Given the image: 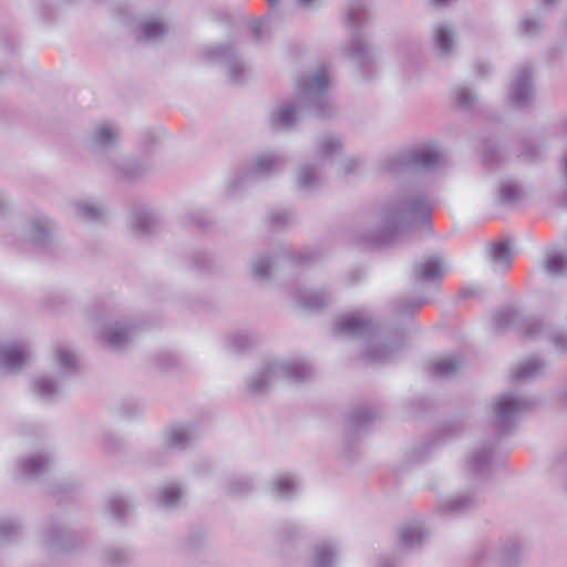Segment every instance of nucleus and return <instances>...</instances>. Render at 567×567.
<instances>
[{
  "label": "nucleus",
  "mask_w": 567,
  "mask_h": 567,
  "mask_svg": "<svg viewBox=\"0 0 567 567\" xmlns=\"http://www.w3.org/2000/svg\"><path fill=\"white\" fill-rule=\"evenodd\" d=\"M16 45L17 41L12 34H3L0 37V51L4 56L7 54H13Z\"/></svg>",
  "instance_id": "obj_64"
},
{
  "label": "nucleus",
  "mask_w": 567,
  "mask_h": 567,
  "mask_svg": "<svg viewBox=\"0 0 567 567\" xmlns=\"http://www.w3.org/2000/svg\"><path fill=\"white\" fill-rule=\"evenodd\" d=\"M254 481L245 475H233L225 481V492L231 496H243L254 489Z\"/></svg>",
  "instance_id": "obj_44"
},
{
  "label": "nucleus",
  "mask_w": 567,
  "mask_h": 567,
  "mask_svg": "<svg viewBox=\"0 0 567 567\" xmlns=\"http://www.w3.org/2000/svg\"><path fill=\"white\" fill-rule=\"evenodd\" d=\"M340 547L333 539H320L312 544L306 567H338Z\"/></svg>",
  "instance_id": "obj_19"
},
{
  "label": "nucleus",
  "mask_w": 567,
  "mask_h": 567,
  "mask_svg": "<svg viewBox=\"0 0 567 567\" xmlns=\"http://www.w3.org/2000/svg\"><path fill=\"white\" fill-rule=\"evenodd\" d=\"M368 8L367 0H351L346 16V23L350 32L347 55L365 81L372 80L378 74L377 50L370 43L369 34L363 31L368 22Z\"/></svg>",
  "instance_id": "obj_5"
},
{
  "label": "nucleus",
  "mask_w": 567,
  "mask_h": 567,
  "mask_svg": "<svg viewBox=\"0 0 567 567\" xmlns=\"http://www.w3.org/2000/svg\"><path fill=\"white\" fill-rule=\"evenodd\" d=\"M334 333L351 339H364L367 348L362 358L369 363H385L392 360L403 348V331L398 330L392 339L374 344L375 339L382 334V329L371 318H360L358 312L343 316L334 326Z\"/></svg>",
  "instance_id": "obj_4"
},
{
  "label": "nucleus",
  "mask_w": 567,
  "mask_h": 567,
  "mask_svg": "<svg viewBox=\"0 0 567 567\" xmlns=\"http://www.w3.org/2000/svg\"><path fill=\"white\" fill-rule=\"evenodd\" d=\"M465 429V415L457 414L447 417L441 424L439 435L441 439L451 440L458 437Z\"/></svg>",
  "instance_id": "obj_46"
},
{
  "label": "nucleus",
  "mask_w": 567,
  "mask_h": 567,
  "mask_svg": "<svg viewBox=\"0 0 567 567\" xmlns=\"http://www.w3.org/2000/svg\"><path fill=\"white\" fill-rule=\"evenodd\" d=\"M101 559L104 567H127L132 551L127 547L107 545L102 549Z\"/></svg>",
  "instance_id": "obj_34"
},
{
  "label": "nucleus",
  "mask_w": 567,
  "mask_h": 567,
  "mask_svg": "<svg viewBox=\"0 0 567 567\" xmlns=\"http://www.w3.org/2000/svg\"><path fill=\"white\" fill-rule=\"evenodd\" d=\"M452 97L456 105L465 111L473 110L478 100L476 92L465 84L456 85L452 90Z\"/></svg>",
  "instance_id": "obj_45"
},
{
  "label": "nucleus",
  "mask_w": 567,
  "mask_h": 567,
  "mask_svg": "<svg viewBox=\"0 0 567 567\" xmlns=\"http://www.w3.org/2000/svg\"><path fill=\"white\" fill-rule=\"evenodd\" d=\"M182 223L187 227H197L199 229H206L212 225L210 219L207 217L205 212L200 209H189L185 213Z\"/></svg>",
  "instance_id": "obj_54"
},
{
  "label": "nucleus",
  "mask_w": 567,
  "mask_h": 567,
  "mask_svg": "<svg viewBox=\"0 0 567 567\" xmlns=\"http://www.w3.org/2000/svg\"><path fill=\"white\" fill-rule=\"evenodd\" d=\"M544 147L542 144L535 143L529 138H523L519 142L517 158L525 163H537L543 158Z\"/></svg>",
  "instance_id": "obj_48"
},
{
  "label": "nucleus",
  "mask_w": 567,
  "mask_h": 567,
  "mask_svg": "<svg viewBox=\"0 0 567 567\" xmlns=\"http://www.w3.org/2000/svg\"><path fill=\"white\" fill-rule=\"evenodd\" d=\"M507 154L497 144H488L484 146L483 158L486 164L496 165L506 159Z\"/></svg>",
  "instance_id": "obj_58"
},
{
  "label": "nucleus",
  "mask_w": 567,
  "mask_h": 567,
  "mask_svg": "<svg viewBox=\"0 0 567 567\" xmlns=\"http://www.w3.org/2000/svg\"><path fill=\"white\" fill-rule=\"evenodd\" d=\"M377 172L379 175H390L395 177L405 172H411L405 150L402 148L382 157L378 162Z\"/></svg>",
  "instance_id": "obj_28"
},
{
  "label": "nucleus",
  "mask_w": 567,
  "mask_h": 567,
  "mask_svg": "<svg viewBox=\"0 0 567 567\" xmlns=\"http://www.w3.org/2000/svg\"><path fill=\"white\" fill-rule=\"evenodd\" d=\"M545 268L551 275L563 276L567 271V257L559 252H550L547 255Z\"/></svg>",
  "instance_id": "obj_55"
},
{
  "label": "nucleus",
  "mask_w": 567,
  "mask_h": 567,
  "mask_svg": "<svg viewBox=\"0 0 567 567\" xmlns=\"http://www.w3.org/2000/svg\"><path fill=\"white\" fill-rule=\"evenodd\" d=\"M291 297L295 303L310 312L326 308L333 300L328 290H309L302 287L295 288Z\"/></svg>",
  "instance_id": "obj_23"
},
{
  "label": "nucleus",
  "mask_w": 567,
  "mask_h": 567,
  "mask_svg": "<svg viewBox=\"0 0 567 567\" xmlns=\"http://www.w3.org/2000/svg\"><path fill=\"white\" fill-rule=\"evenodd\" d=\"M272 491L279 499H292L298 492L296 477L290 473L279 475L272 482Z\"/></svg>",
  "instance_id": "obj_40"
},
{
  "label": "nucleus",
  "mask_w": 567,
  "mask_h": 567,
  "mask_svg": "<svg viewBox=\"0 0 567 567\" xmlns=\"http://www.w3.org/2000/svg\"><path fill=\"white\" fill-rule=\"evenodd\" d=\"M118 181L135 183L144 178L151 171L150 165L132 155L115 154L102 166Z\"/></svg>",
  "instance_id": "obj_11"
},
{
  "label": "nucleus",
  "mask_w": 567,
  "mask_h": 567,
  "mask_svg": "<svg viewBox=\"0 0 567 567\" xmlns=\"http://www.w3.org/2000/svg\"><path fill=\"white\" fill-rule=\"evenodd\" d=\"M55 362L59 375L63 379L75 375L79 371V361L73 351L68 348L60 347L55 350Z\"/></svg>",
  "instance_id": "obj_37"
},
{
  "label": "nucleus",
  "mask_w": 567,
  "mask_h": 567,
  "mask_svg": "<svg viewBox=\"0 0 567 567\" xmlns=\"http://www.w3.org/2000/svg\"><path fill=\"white\" fill-rule=\"evenodd\" d=\"M532 405L530 400L503 393L494 402L492 423L496 433L480 441L468 453L466 467L478 480L486 482L492 476V458L504 435L511 434L517 425L520 414Z\"/></svg>",
  "instance_id": "obj_3"
},
{
  "label": "nucleus",
  "mask_w": 567,
  "mask_h": 567,
  "mask_svg": "<svg viewBox=\"0 0 567 567\" xmlns=\"http://www.w3.org/2000/svg\"><path fill=\"white\" fill-rule=\"evenodd\" d=\"M32 392L42 401L50 402L61 393L58 381L48 375H41L32 381Z\"/></svg>",
  "instance_id": "obj_38"
},
{
  "label": "nucleus",
  "mask_w": 567,
  "mask_h": 567,
  "mask_svg": "<svg viewBox=\"0 0 567 567\" xmlns=\"http://www.w3.org/2000/svg\"><path fill=\"white\" fill-rule=\"evenodd\" d=\"M76 215L87 223H102L106 217L103 206L90 202H76L74 204Z\"/></svg>",
  "instance_id": "obj_42"
},
{
  "label": "nucleus",
  "mask_w": 567,
  "mask_h": 567,
  "mask_svg": "<svg viewBox=\"0 0 567 567\" xmlns=\"http://www.w3.org/2000/svg\"><path fill=\"white\" fill-rule=\"evenodd\" d=\"M205 56L209 61L221 64L227 70L229 81L234 85H243L250 78L249 66L231 42L207 47Z\"/></svg>",
  "instance_id": "obj_8"
},
{
  "label": "nucleus",
  "mask_w": 567,
  "mask_h": 567,
  "mask_svg": "<svg viewBox=\"0 0 567 567\" xmlns=\"http://www.w3.org/2000/svg\"><path fill=\"white\" fill-rule=\"evenodd\" d=\"M200 437L196 423H176L164 432V446L167 450L184 451Z\"/></svg>",
  "instance_id": "obj_17"
},
{
  "label": "nucleus",
  "mask_w": 567,
  "mask_h": 567,
  "mask_svg": "<svg viewBox=\"0 0 567 567\" xmlns=\"http://www.w3.org/2000/svg\"><path fill=\"white\" fill-rule=\"evenodd\" d=\"M496 195L497 203L501 205L515 204L525 198L523 187L512 179L502 181L497 186Z\"/></svg>",
  "instance_id": "obj_39"
},
{
  "label": "nucleus",
  "mask_w": 567,
  "mask_h": 567,
  "mask_svg": "<svg viewBox=\"0 0 567 567\" xmlns=\"http://www.w3.org/2000/svg\"><path fill=\"white\" fill-rule=\"evenodd\" d=\"M321 167L322 163L319 161L299 164L295 173L296 190L306 197H312L319 194L324 187Z\"/></svg>",
  "instance_id": "obj_13"
},
{
  "label": "nucleus",
  "mask_w": 567,
  "mask_h": 567,
  "mask_svg": "<svg viewBox=\"0 0 567 567\" xmlns=\"http://www.w3.org/2000/svg\"><path fill=\"white\" fill-rule=\"evenodd\" d=\"M279 381L276 365L274 361H269L255 370L247 378L246 384L252 395H264L267 394Z\"/></svg>",
  "instance_id": "obj_21"
},
{
  "label": "nucleus",
  "mask_w": 567,
  "mask_h": 567,
  "mask_svg": "<svg viewBox=\"0 0 567 567\" xmlns=\"http://www.w3.org/2000/svg\"><path fill=\"white\" fill-rule=\"evenodd\" d=\"M120 413L126 417H133L140 414L143 406L136 402H123L118 406Z\"/></svg>",
  "instance_id": "obj_63"
},
{
  "label": "nucleus",
  "mask_w": 567,
  "mask_h": 567,
  "mask_svg": "<svg viewBox=\"0 0 567 567\" xmlns=\"http://www.w3.org/2000/svg\"><path fill=\"white\" fill-rule=\"evenodd\" d=\"M279 380H287L292 384H301L312 377V369L305 362L274 361Z\"/></svg>",
  "instance_id": "obj_24"
},
{
  "label": "nucleus",
  "mask_w": 567,
  "mask_h": 567,
  "mask_svg": "<svg viewBox=\"0 0 567 567\" xmlns=\"http://www.w3.org/2000/svg\"><path fill=\"white\" fill-rule=\"evenodd\" d=\"M30 358V352L20 344H4L0 347V369L19 372Z\"/></svg>",
  "instance_id": "obj_25"
},
{
  "label": "nucleus",
  "mask_w": 567,
  "mask_h": 567,
  "mask_svg": "<svg viewBox=\"0 0 567 567\" xmlns=\"http://www.w3.org/2000/svg\"><path fill=\"white\" fill-rule=\"evenodd\" d=\"M44 546L55 553H71L81 546L78 535L64 524L51 520L44 532Z\"/></svg>",
  "instance_id": "obj_14"
},
{
  "label": "nucleus",
  "mask_w": 567,
  "mask_h": 567,
  "mask_svg": "<svg viewBox=\"0 0 567 567\" xmlns=\"http://www.w3.org/2000/svg\"><path fill=\"white\" fill-rule=\"evenodd\" d=\"M523 317L520 312L512 307H507L498 310L492 317V329L496 334H504L511 328H516L523 323Z\"/></svg>",
  "instance_id": "obj_31"
},
{
  "label": "nucleus",
  "mask_w": 567,
  "mask_h": 567,
  "mask_svg": "<svg viewBox=\"0 0 567 567\" xmlns=\"http://www.w3.org/2000/svg\"><path fill=\"white\" fill-rule=\"evenodd\" d=\"M481 499L474 489L458 492L449 499H442L436 511L441 515L457 517L477 508Z\"/></svg>",
  "instance_id": "obj_18"
},
{
  "label": "nucleus",
  "mask_w": 567,
  "mask_h": 567,
  "mask_svg": "<svg viewBox=\"0 0 567 567\" xmlns=\"http://www.w3.org/2000/svg\"><path fill=\"white\" fill-rule=\"evenodd\" d=\"M155 363L159 369L169 371L178 365V358L174 353L163 352L156 355Z\"/></svg>",
  "instance_id": "obj_60"
},
{
  "label": "nucleus",
  "mask_w": 567,
  "mask_h": 567,
  "mask_svg": "<svg viewBox=\"0 0 567 567\" xmlns=\"http://www.w3.org/2000/svg\"><path fill=\"white\" fill-rule=\"evenodd\" d=\"M274 268V259L269 254H260L250 261V271L256 280L265 281L270 279Z\"/></svg>",
  "instance_id": "obj_43"
},
{
  "label": "nucleus",
  "mask_w": 567,
  "mask_h": 567,
  "mask_svg": "<svg viewBox=\"0 0 567 567\" xmlns=\"http://www.w3.org/2000/svg\"><path fill=\"white\" fill-rule=\"evenodd\" d=\"M190 268L196 271L208 272L214 270L213 258L203 251H197L190 257Z\"/></svg>",
  "instance_id": "obj_57"
},
{
  "label": "nucleus",
  "mask_w": 567,
  "mask_h": 567,
  "mask_svg": "<svg viewBox=\"0 0 567 567\" xmlns=\"http://www.w3.org/2000/svg\"><path fill=\"white\" fill-rule=\"evenodd\" d=\"M105 513L118 523H124L132 514L134 506L124 496H111L104 506Z\"/></svg>",
  "instance_id": "obj_36"
},
{
  "label": "nucleus",
  "mask_w": 567,
  "mask_h": 567,
  "mask_svg": "<svg viewBox=\"0 0 567 567\" xmlns=\"http://www.w3.org/2000/svg\"><path fill=\"white\" fill-rule=\"evenodd\" d=\"M455 31L445 23L439 24L434 30V43L441 56H447L454 47Z\"/></svg>",
  "instance_id": "obj_41"
},
{
  "label": "nucleus",
  "mask_w": 567,
  "mask_h": 567,
  "mask_svg": "<svg viewBox=\"0 0 567 567\" xmlns=\"http://www.w3.org/2000/svg\"><path fill=\"white\" fill-rule=\"evenodd\" d=\"M540 30L542 23L539 20L526 18L520 22V31L527 37H536L539 34Z\"/></svg>",
  "instance_id": "obj_61"
},
{
  "label": "nucleus",
  "mask_w": 567,
  "mask_h": 567,
  "mask_svg": "<svg viewBox=\"0 0 567 567\" xmlns=\"http://www.w3.org/2000/svg\"><path fill=\"white\" fill-rule=\"evenodd\" d=\"M137 326L127 321H113L106 323L97 334L100 343L113 353L128 351L135 341Z\"/></svg>",
  "instance_id": "obj_10"
},
{
  "label": "nucleus",
  "mask_w": 567,
  "mask_h": 567,
  "mask_svg": "<svg viewBox=\"0 0 567 567\" xmlns=\"http://www.w3.org/2000/svg\"><path fill=\"white\" fill-rule=\"evenodd\" d=\"M461 368V361L454 357L443 358L433 364V371L441 378H446L455 373Z\"/></svg>",
  "instance_id": "obj_56"
},
{
  "label": "nucleus",
  "mask_w": 567,
  "mask_h": 567,
  "mask_svg": "<svg viewBox=\"0 0 567 567\" xmlns=\"http://www.w3.org/2000/svg\"><path fill=\"white\" fill-rule=\"evenodd\" d=\"M524 333L530 339L547 338L555 348L564 352L567 350V333L555 331L553 327L543 319H532L525 323Z\"/></svg>",
  "instance_id": "obj_22"
},
{
  "label": "nucleus",
  "mask_w": 567,
  "mask_h": 567,
  "mask_svg": "<svg viewBox=\"0 0 567 567\" xmlns=\"http://www.w3.org/2000/svg\"><path fill=\"white\" fill-rule=\"evenodd\" d=\"M22 524L16 518H0V544L14 542L21 536Z\"/></svg>",
  "instance_id": "obj_51"
},
{
  "label": "nucleus",
  "mask_w": 567,
  "mask_h": 567,
  "mask_svg": "<svg viewBox=\"0 0 567 567\" xmlns=\"http://www.w3.org/2000/svg\"><path fill=\"white\" fill-rule=\"evenodd\" d=\"M316 145L319 156L317 161L322 163L324 158H328L332 156L336 152H338L341 148L342 143L339 138L327 136L318 140L316 142Z\"/></svg>",
  "instance_id": "obj_53"
},
{
  "label": "nucleus",
  "mask_w": 567,
  "mask_h": 567,
  "mask_svg": "<svg viewBox=\"0 0 567 567\" xmlns=\"http://www.w3.org/2000/svg\"><path fill=\"white\" fill-rule=\"evenodd\" d=\"M25 240L41 249H51L58 244V224L47 215H37L28 221Z\"/></svg>",
  "instance_id": "obj_12"
},
{
  "label": "nucleus",
  "mask_w": 567,
  "mask_h": 567,
  "mask_svg": "<svg viewBox=\"0 0 567 567\" xmlns=\"http://www.w3.org/2000/svg\"><path fill=\"white\" fill-rule=\"evenodd\" d=\"M411 172H430L439 166L441 154L434 145L422 144L404 148Z\"/></svg>",
  "instance_id": "obj_20"
},
{
  "label": "nucleus",
  "mask_w": 567,
  "mask_h": 567,
  "mask_svg": "<svg viewBox=\"0 0 567 567\" xmlns=\"http://www.w3.org/2000/svg\"><path fill=\"white\" fill-rule=\"evenodd\" d=\"M302 527L296 523H285L275 533L276 542L281 545H292L297 542L302 535Z\"/></svg>",
  "instance_id": "obj_50"
},
{
  "label": "nucleus",
  "mask_w": 567,
  "mask_h": 567,
  "mask_svg": "<svg viewBox=\"0 0 567 567\" xmlns=\"http://www.w3.org/2000/svg\"><path fill=\"white\" fill-rule=\"evenodd\" d=\"M432 206L420 194H400L390 199L381 209V227L359 236L364 247H384L410 233L415 225L431 230Z\"/></svg>",
  "instance_id": "obj_2"
},
{
  "label": "nucleus",
  "mask_w": 567,
  "mask_h": 567,
  "mask_svg": "<svg viewBox=\"0 0 567 567\" xmlns=\"http://www.w3.org/2000/svg\"><path fill=\"white\" fill-rule=\"evenodd\" d=\"M182 494L183 489L178 484H167L163 486L158 492V504L165 508H176L181 504Z\"/></svg>",
  "instance_id": "obj_47"
},
{
  "label": "nucleus",
  "mask_w": 567,
  "mask_h": 567,
  "mask_svg": "<svg viewBox=\"0 0 567 567\" xmlns=\"http://www.w3.org/2000/svg\"><path fill=\"white\" fill-rule=\"evenodd\" d=\"M429 536L421 524H406L399 533V547L406 553L421 549Z\"/></svg>",
  "instance_id": "obj_26"
},
{
  "label": "nucleus",
  "mask_w": 567,
  "mask_h": 567,
  "mask_svg": "<svg viewBox=\"0 0 567 567\" xmlns=\"http://www.w3.org/2000/svg\"><path fill=\"white\" fill-rule=\"evenodd\" d=\"M51 457L47 453L31 455L19 461V468L27 478H38L47 472Z\"/></svg>",
  "instance_id": "obj_33"
},
{
  "label": "nucleus",
  "mask_w": 567,
  "mask_h": 567,
  "mask_svg": "<svg viewBox=\"0 0 567 567\" xmlns=\"http://www.w3.org/2000/svg\"><path fill=\"white\" fill-rule=\"evenodd\" d=\"M548 362L538 355H533L518 365L513 378L516 381L532 380L545 373Z\"/></svg>",
  "instance_id": "obj_35"
},
{
  "label": "nucleus",
  "mask_w": 567,
  "mask_h": 567,
  "mask_svg": "<svg viewBox=\"0 0 567 567\" xmlns=\"http://www.w3.org/2000/svg\"><path fill=\"white\" fill-rule=\"evenodd\" d=\"M534 99L533 70L528 64H523L515 74L509 87V101L518 109H527Z\"/></svg>",
  "instance_id": "obj_15"
},
{
  "label": "nucleus",
  "mask_w": 567,
  "mask_h": 567,
  "mask_svg": "<svg viewBox=\"0 0 567 567\" xmlns=\"http://www.w3.org/2000/svg\"><path fill=\"white\" fill-rule=\"evenodd\" d=\"M522 550L516 539H508L503 547L502 564L504 567H515L519 564Z\"/></svg>",
  "instance_id": "obj_52"
},
{
  "label": "nucleus",
  "mask_w": 567,
  "mask_h": 567,
  "mask_svg": "<svg viewBox=\"0 0 567 567\" xmlns=\"http://www.w3.org/2000/svg\"><path fill=\"white\" fill-rule=\"evenodd\" d=\"M284 158L274 153H261L255 156L252 164L228 185V192L234 194L240 188H247L255 182L270 177L281 169Z\"/></svg>",
  "instance_id": "obj_9"
},
{
  "label": "nucleus",
  "mask_w": 567,
  "mask_h": 567,
  "mask_svg": "<svg viewBox=\"0 0 567 567\" xmlns=\"http://www.w3.org/2000/svg\"><path fill=\"white\" fill-rule=\"evenodd\" d=\"M205 542V533L203 530L192 532L186 539V547L189 551H197Z\"/></svg>",
  "instance_id": "obj_62"
},
{
  "label": "nucleus",
  "mask_w": 567,
  "mask_h": 567,
  "mask_svg": "<svg viewBox=\"0 0 567 567\" xmlns=\"http://www.w3.org/2000/svg\"><path fill=\"white\" fill-rule=\"evenodd\" d=\"M120 146V128L115 124L100 122L87 131L85 147L92 153L97 163L103 166L110 157L117 154Z\"/></svg>",
  "instance_id": "obj_7"
},
{
  "label": "nucleus",
  "mask_w": 567,
  "mask_h": 567,
  "mask_svg": "<svg viewBox=\"0 0 567 567\" xmlns=\"http://www.w3.org/2000/svg\"><path fill=\"white\" fill-rule=\"evenodd\" d=\"M378 419V414L367 406H355L347 419L343 449L350 452L362 433Z\"/></svg>",
  "instance_id": "obj_16"
},
{
  "label": "nucleus",
  "mask_w": 567,
  "mask_h": 567,
  "mask_svg": "<svg viewBox=\"0 0 567 567\" xmlns=\"http://www.w3.org/2000/svg\"><path fill=\"white\" fill-rule=\"evenodd\" d=\"M159 217L151 210L140 209L133 215L132 227L137 237L154 235L159 228Z\"/></svg>",
  "instance_id": "obj_29"
},
{
  "label": "nucleus",
  "mask_w": 567,
  "mask_h": 567,
  "mask_svg": "<svg viewBox=\"0 0 567 567\" xmlns=\"http://www.w3.org/2000/svg\"><path fill=\"white\" fill-rule=\"evenodd\" d=\"M330 78L324 66L298 81L295 103H285L274 110L268 123L272 131L291 130L303 115L319 120L332 118L338 111L329 94Z\"/></svg>",
  "instance_id": "obj_1"
},
{
  "label": "nucleus",
  "mask_w": 567,
  "mask_h": 567,
  "mask_svg": "<svg viewBox=\"0 0 567 567\" xmlns=\"http://www.w3.org/2000/svg\"><path fill=\"white\" fill-rule=\"evenodd\" d=\"M436 442H437L436 439H431L427 441H423V442L414 445L413 447H411L405 453L406 463L410 465H414V464H419V463H422L423 461H425L429 457L430 453L432 452V449L434 447Z\"/></svg>",
  "instance_id": "obj_49"
},
{
  "label": "nucleus",
  "mask_w": 567,
  "mask_h": 567,
  "mask_svg": "<svg viewBox=\"0 0 567 567\" xmlns=\"http://www.w3.org/2000/svg\"><path fill=\"white\" fill-rule=\"evenodd\" d=\"M140 147L143 154L152 155L159 144V138L150 130H143L140 133Z\"/></svg>",
  "instance_id": "obj_59"
},
{
  "label": "nucleus",
  "mask_w": 567,
  "mask_h": 567,
  "mask_svg": "<svg viewBox=\"0 0 567 567\" xmlns=\"http://www.w3.org/2000/svg\"><path fill=\"white\" fill-rule=\"evenodd\" d=\"M485 254L494 270L499 268L502 271H506L509 269L513 259L509 239L488 243L485 246Z\"/></svg>",
  "instance_id": "obj_27"
},
{
  "label": "nucleus",
  "mask_w": 567,
  "mask_h": 567,
  "mask_svg": "<svg viewBox=\"0 0 567 567\" xmlns=\"http://www.w3.org/2000/svg\"><path fill=\"white\" fill-rule=\"evenodd\" d=\"M443 259L439 256L414 261L409 275L410 291L415 295L412 299H402L396 307V315L411 318L423 305L429 302L425 296L443 278Z\"/></svg>",
  "instance_id": "obj_6"
},
{
  "label": "nucleus",
  "mask_w": 567,
  "mask_h": 567,
  "mask_svg": "<svg viewBox=\"0 0 567 567\" xmlns=\"http://www.w3.org/2000/svg\"><path fill=\"white\" fill-rule=\"evenodd\" d=\"M141 35H137V41L158 42L163 40L168 31L167 24L157 17H148L142 20L138 24Z\"/></svg>",
  "instance_id": "obj_30"
},
{
  "label": "nucleus",
  "mask_w": 567,
  "mask_h": 567,
  "mask_svg": "<svg viewBox=\"0 0 567 567\" xmlns=\"http://www.w3.org/2000/svg\"><path fill=\"white\" fill-rule=\"evenodd\" d=\"M260 342L259 336L254 332L239 331L226 339V349L235 354H243L254 349Z\"/></svg>",
  "instance_id": "obj_32"
}]
</instances>
